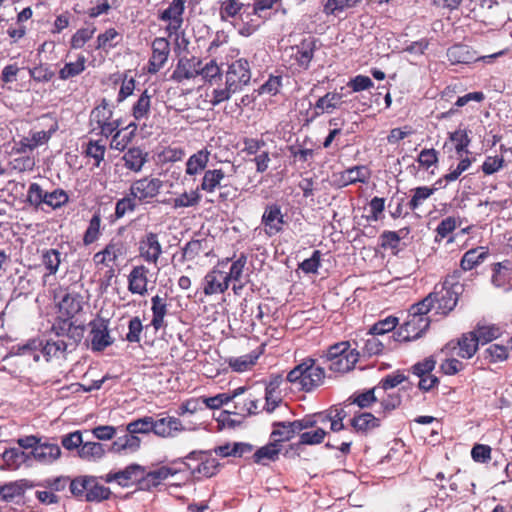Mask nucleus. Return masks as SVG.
<instances>
[{"label":"nucleus","instance_id":"nucleus-1","mask_svg":"<svg viewBox=\"0 0 512 512\" xmlns=\"http://www.w3.org/2000/svg\"><path fill=\"white\" fill-rule=\"evenodd\" d=\"M251 68L247 59L239 58L228 64L225 72V86L212 92L210 103L213 106L227 101L235 93L243 90L251 80Z\"/></svg>","mask_w":512,"mask_h":512},{"label":"nucleus","instance_id":"nucleus-2","mask_svg":"<svg viewBox=\"0 0 512 512\" xmlns=\"http://www.w3.org/2000/svg\"><path fill=\"white\" fill-rule=\"evenodd\" d=\"M428 313L423 304H413L408 310L407 319L394 333V339L398 342H411L421 338L431 324Z\"/></svg>","mask_w":512,"mask_h":512},{"label":"nucleus","instance_id":"nucleus-3","mask_svg":"<svg viewBox=\"0 0 512 512\" xmlns=\"http://www.w3.org/2000/svg\"><path fill=\"white\" fill-rule=\"evenodd\" d=\"M464 286H457L456 291L448 287L438 284L434 290L425 298L419 301L423 304L425 311L434 310L436 315L446 317L456 307L459 296L463 293Z\"/></svg>","mask_w":512,"mask_h":512},{"label":"nucleus","instance_id":"nucleus-4","mask_svg":"<svg viewBox=\"0 0 512 512\" xmlns=\"http://www.w3.org/2000/svg\"><path fill=\"white\" fill-rule=\"evenodd\" d=\"M114 107L106 98H102L90 112V132L109 138L122 124L120 118H113Z\"/></svg>","mask_w":512,"mask_h":512},{"label":"nucleus","instance_id":"nucleus-5","mask_svg":"<svg viewBox=\"0 0 512 512\" xmlns=\"http://www.w3.org/2000/svg\"><path fill=\"white\" fill-rule=\"evenodd\" d=\"M26 200L36 209L44 210L46 206L57 210L69 202V195L64 189L56 188L48 191L43 189L40 184L33 182L28 187Z\"/></svg>","mask_w":512,"mask_h":512},{"label":"nucleus","instance_id":"nucleus-6","mask_svg":"<svg viewBox=\"0 0 512 512\" xmlns=\"http://www.w3.org/2000/svg\"><path fill=\"white\" fill-rule=\"evenodd\" d=\"M359 360V352L350 348L347 341L331 345L325 355L327 368L335 373H346L351 371Z\"/></svg>","mask_w":512,"mask_h":512},{"label":"nucleus","instance_id":"nucleus-7","mask_svg":"<svg viewBox=\"0 0 512 512\" xmlns=\"http://www.w3.org/2000/svg\"><path fill=\"white\" fill-rule=\"evenodd\" d=\"M286 379L293 385H297L300 390L312 391L320 383V364L316 358L307 357L289 371Z\"/></svg>","mask_w":512,"mask_h":512},{"label":"nucleus","instance_id":"nucleus-8","mask_svg":"<svg viewBox=\"0 0 512 512\" xmlns=\"http://www.w3.org/2000/svg\"><path fill=\"white\" fill-rule=\"evenodd\" d=\"M177 462L183 463L195 477H212L217 473L220 467L218 460L212 457V450L191 451Z\"/></svg>","mask_w":512,"mask_h":512},{"label":"nucleus","instance_id":"nucleus-9","mask_svg":"<svg viewBox=\"0 0 512 512\" xmlns=\"http://www.w3.org/2000/svg\"><path fill=\"white\" fill-rule=\"evenodd\" d=\"M507 50H501L486 56H478L477 52L470 46L465 44H454L447 49V59L451 65L465 64L469 65L477 61L490 63L493 59L503 56Z\"/></svg>","mask_w":512,"mask_h":512},{"label":"nucleus","instance_id":"nucleus-10","mask_svg":"<svg viewBox=\"0 0 512 512\" xmlns=\"http://www.w3.org/2000/svg\"><path fill=\"white\" fill-rule=\"evenodd\" d=\"M109 324V319L101 316H97L88 323L92 351L101 352L113 344L114 339L110 335Z\"/></svg>","mask_w":512,"mask_h":512},{"label":"nucleus","instance_id":"nucleus-11","mask_svg":"<svg viewBox=\"0 0 512 512\" xmlns=\"http://www.w3.org/2000/svg\"><path fill=\"white\" fill-rule=\"evenodd\" d=\"M162 181L158 178L144 177L134 181L129 189L139 202H149L156 197L162 188Z\"/></svg>","mask_w":512,"mask_h":512},{"label":"nucleus","instance_id":"nucleus-12","mask_svg":"<svg viewBox=\"0 0 512 512\" xmlns=\"http://www.w3.org/2000/svg\"><path fill=\"white\" fill-rule=\"evenodd\" d=\"M315 48V39L313 37L305 38L300 45L291 46L287 48L284 52V57L288 56L291 60H294L290 64L298 65L301 68H307L313 57V51Z\"/></svg>","mask_w":512,"mask_h":512},{"label":"nucleus","instance_id":"nucleus-13","mask_svg":"<svg viewBox=\"0 0 512 512\" xmlns=\"http://www.w3.org/2000/svg\"><path fill=\"white\" fill-rule=\"evenodd\" d=\"M152 54L148 61L147 71L156 74L166 64L170 54V43L164 37H157L151 44Z\"/></svg>","mask_w":512,"mask_h":512},{"label":"nucleus","instance_id":"nucleus-14","mask_svg":"<svg viewBox=\"0 0 512 512\" xmlns=\"http://www.w3.org/2000/svg\"><path fill=\"white\" fill-rule=\"evenodd\" d=\"M144 478V468L138 464H131L119 471H111L104 477L105 482H116L121 487H128L132 483Z\"/></svg>","mask_w":512,"mask_h":512},{"label":"nucleus","instance_id":"nucleus-15","mask_svg":"<svg viewBox=\"0 0 512 512\" xmlns=\"http://www.w3.org/2000/svg\"><path fill=\"white\" fill-rule=\"evenodd\" d=\"M261 224L264 226L265 234L269 237L280 233L285 224L281 207L276 203L268 204L262 215Z\"/></svg>","mask_w":512,"mask_h":512},{"label":"nucleus","instance_id":"nucleus-16","mask_svg":"<svg viewBox=\"0 0 512 512\" xmlns=\"http://www.w3.org/2000/svg\"><path fill=\"white\" fill-rule=\"evenodd\" d=\"M200 59L192 56L181 57L178 59L175 69L171 74V79L177 83L185 80L194 79L199 75Z\"/></svg>","mask_w":512,"mask_h":512},{"label":"nucleus","instance_id":"nucleus-17","mask_svg":"<svg viewBox=\"0 0 512 512\" xmlns=\"http://www.w3.org/2000/svg\"><path fill=\"white\" fill-rule=\"evenodd\" d=\"M124 244L120 240H111L103 250L97 252L93 256L94 264L99 267H110L112 264L124 256Z\"/></svg>","mask_w":512,"mask_h":512},{"label":"nucleus","instance_id":"nucleus-18","mask_svg":"<svg viewBox=\"0 0 512 512\" xmlns=\"http://www.w3.org/2000/svg\"><path fill=\"white\" fill-rule=\"evenodd\" d=\"M184 8L183 0H173L169 6L160 13L159 18L162 21L168 22L167 31L170 34L177 33L181 28L183 24L182 15Z\"/></svg>","mask_w":512,"mask_h":512},{"label":"nucleus","instance_id":"nucleus-19","mask_svg":"<svg viewBox=\"0 0 512 512\" xmlns=\"http://www.w3.org/2000/svg\"><path fill=\"white\" fill-rule=\"evenodd\" d=\"M491 283L497 288H505L506 291L512 290V260L505 259L501 262L491 265Z\"/></svg>","mask_w":512,"mask_h":512},{"label":"nucleus","instance_id":"nucleus-20","mask_svg":"<svg viewBox=\"0 0 512 512\" xmlns=\"http://www.w3.org/2000/svg\"><path fill=\"white\" fill-rule=\"evenodd\" d=\"M185 430L182 421L173 416L153 419V433L162 438H173Z\"/></svg>","mask_w":512,"mask_h":512},{"label":"nucleus","instance_id":"nucleus-21","mask_svg":"<svg viewBox=\"0 0 512 512\" xmlns=\"http://www.w3.org/2000/svg\"><path fill=\"white\" fill-rule=\"evenodd\" d=\"M140 256L148 263L157 264L162 254V247L156 233L149 232L140 241Z\"/></svg>","mask_w":512,"mask_h":512},{"label":"nucleus","instance_id":"nucleus-22","mask_svg":"<svg viewBox=\"0 0 512 512\" xmlns=\"http://www.w3.org/2000/svg\"><path fill=\"white\" fill-rule=\"evenodd\" d=\"M229 287V281L226 278V273L213 269L204 277L203 291L205 295H213L217 293H224Z\"/></svg>","mask_w":512,"mask_h":512},{"label":"nucleus","instance_id":"nucleus-23","mask_svg":"<svg viewBox=\"0 0 512 512\" xmlns=\"http://www.w3.org/2000/svg\"><path fill=\"white\" fill-rule=\"evenodd\" d=\"M61 316L72 319L83 308V297L76 291H67L58 304Z\"/></svg>","mask_w":512,"mask_h":512},{"label":"nucleus","instance_id":"nucleus-24","mask_svg":"<svg viewBox=\"0 0 512 512\" xmlns=\"http://www.w3.org/2000/svg\"><path fill=\"white\" fill-rule=\"evenodd\" d=\"M149 270L144 265L135 266L128 275V290L144 296L147 293Z\"/></svg>","mask_w":512,"mask_h":512},{"label":"nucleus","instance_id":"nucleus-25","mask_svg":"<svg viewBox=\"0 0 512 512\" xmlns=\"http://www.w3.org/2000/svg\"><path fill=\"white\" fill-rule=\"evenodd\" d=\"M350 424L356 432L367 434L381 426V419L370 412H362L355 414Z\"/></svg>","mask_w":512,"mask_h":512},{"label":"nucleus","instance_id":"nucleus-26","mask_svg":"<svg viewBox=\"0 0 512 512\" xmlns=\"http://www.w3.org/2000/svg\"><path fill=\"white\" fill-rule=\"evenodd\" d=\"M378 388L373 387L370 389L357 390L351 394L345 403L347 405H356L360 409H367L372 407L378 401Z\"/></svg>","mask_w":512,"mask_h":512},{"label":"nucleus","instance_id":"nucleus-27","mask_svg":"<svg viewBox=\"0 0 512 512\" xmlns=\"http://www.w3.org/2000/svg\"><path fill=\"white\" fill-rule=\"evenodd\" d=\"M29 454L38 462L48 464L60 457L61 450L57 444L39 442Z\"/></svg>","mask_w":512,"mask_h":512},{"label":"nucleus","instance_id":"nucleus-28","mask_svg":"<svg viewBox=\"0 0 512 512\" xmlns=\"http://www.w3.org/2000/svg\"><path fill=\"white\" fill-rule=\"evenodd\" d=\"M488 256L489 252L485 247L469 249L463 254L460 260V267L464 271H470L482 264Z\"/></svg>","mask_w":512,"mask_h":512},{"label":"nucleus","instance_id":"nucleus-29","mask_svg":"<svg viewBox=\"0 0 512 512\" xmlns=\"http://www.w3.org/2000/svg\"><path fill=\"white\" fill-rule=\"evenodd\" d=\"M29 458H30V454L24 452L20 448L6 449L1 454V461L3 463L0 465V467L2 469L16 470L23 463H25Z\"/></svg>","mask_w":512,"mask_h":512},{"label":"nucleus","instance_id":"nucleus-30","mask_svg":"<svg viewBox=\"0 0 512 512\" xmlns=\"http://www.w3.org/2000/svg\"><path fill=\"white\" fill-rule=\"evenodd\" d=\"M151 311H152V319L151 326L158 331L159 329L166 326L165 316L167 315V303L166 296L161 297L160 295H155L151 298Z\"/></svg>","mask_w":512,"mask_h":512},{"label":"nucleus","instance_id":"nucleus-31","mask_svg":"<svg viewBox=\"0 0 512 512\" xmlns=\"http://www.w3.org/2000/svg\"><path fill=\"white\" fill-rule=\"evenodd\" d=\"M210 152L206 149H202L192 154L187 162L185 173L190 176H195L202 171H205V168L209 162Z\"/></svg>","mask_w":512,"mask_h":512},{"label":"nucleus","instance_id":"nucleus-32","mask_svg":"<svg viewBox=\"0 0 512 512\" xmlns=\"http://www.w3.org/2000/svg\"><path fill=\"white\" fill-rule=\"evenodd\" d=\"M122 160L128 170L139 172L147 161V153L139 147H132L124 153Z\"/></svg>","mask_w":512,"mask_h":512},{"label":"nucleus","instance_id":"nucleus-33","mask_svg":"<svg viewBox=\"0 0 512 512\" xmlns=\"http://www.w3.org/2000/svg\"><path fill=\"white\" fill-rule=\"evenodd\" d=\"M442 185L419 186L410 190L411 199L408 202V206L411 211L417 210L423 203L428 200Z\"/></svg>","mask_w":512,"mask_h":512},{"label":"nucleus","instance_id":"nucleus-34","mask_svg":"<svg viewBox=\"0 0 512 512\" xmlns=\"http://www.w3.org/2000/svg\"><path fill=\"white\" fill-rule=\"evenodd\" d=\"M459 351L457 355L463 359L472 358L478 350L479 342L475 336V332L464 333L457 342Z\"/></svg>","mask_w":512,"mask_h":512},{"label":"nucleus","instance_id":"nucleus-35","mask_svg":"<svg viewBox=\"0 0 512 512\" xmlns=\"http://www.w3.org/2000/svg\"><path fill=\"white\" fill-rule=\"evenodd\" d=\"M225 178L222 169H208L204 171L201 184L198 189L207 193H214L220 187L221 181Z\"/></svg>","mask_w":512,"mask_h":512},{"label":"nucleus","instance_id":"nucleus-36","mask_svg":"<svg viewBox=\"0 0 512 512\" xmlns=\"http://www.w3.org/2000/svg\"><path fill=\"white\" fill-rule=\"evenodd\" d=\"M125 130H130L128 133H123V129L118 128L111 136V148L124 151L128 144L131 142L132 138L135 135L137 130V125L135 123H130Z\"/></svg>","mask_w":512,"mask_h":512},{"label":"nucleus","instance_id":"nucleus-37","mask_svg":"<svg viewBox=\"0 0 512 512\" xmlns=\"http://www.w3.org/2000/svg\"><path fill=\"white\" fill-rule=\"evenodd\" d=\"M151 98L148 90H144L132 106V116L135 120H146L150 115Z\"/></svg>","mask_w":512,"mask_h":512},{"label":"nucleus","instance_id":"nucleus-38","mask_svg":"<svg viewBox=\"0 0 512 512\" xmlns=\"http://www.w3.org/2000/svg\"><path fill=\"white\" fill-rule=\"evenodd\" d=\"M69 347L68 342L64 339H49L46 343L40 347L42 354L46 357L47 360L53 357L64 356L67 349Z\"/></svg>","mask_w":512,"mask_h":512},{"label":"nucleus","instance_id":"nucleus-39","mask_svg":"<svg viewBox=\"0 0 512 512\" xmlns=\"http://www.w3.org/2000/svg\"><path fill=\"white\" fill-rule=\"evenodd\" d=\"M449 140L454 144L456 153L459 157L463 154H468V146L471 143V139L466 129H458L454 132L449 133Z\"/></svg>","mask_w":512,"mask_h":512},{"label":"nucleus","instance_id":"nucleus-40","mask_svg":"<svg viewBox=\"0 0 512 512\" xmlns=\"http://www.w3.org/2000/svg\"><path fill=\"white\" fill-rule=\"evenodd\" d=\"M370 177V173L367 167L365 166H354L345 170L342 173V180L344 185L354 184L357 182L365 183Z\"/></svg>","mask_w":512,"mask_h":512},{"label":"nucleus","instance_id":"nucleus-41","mask_svg":"<svg viewBox=\"0 0 512 512\" xmlns=\"http://www.w3.org/2000/svg\"><path fill=\"white\" fill-rule=\"evenodd\" d=\"M346 413L343 408L331 407L325 412H322V423L329 422L330 429L334 432L343 429V419Z\"/></svg>","mask_w":512,"mask_h":512},{"label":"nucleus","instance_id":"nucleus-42","mask_svg":"<svg viewBox=\"0 0 512 512\" xmlns=\"http://www.w3.org/2000/svg\"><path fill=\"white\" fill-rule=\"evenodd\" d=\"M296 431L292 426V422H275L273 423V431L271 438L275 443L289 441L294 437Z\"/></svg>","mask_w":512,"mask_h":512},{"label":"nucleus","instance_id":"nucleus-43","mask_svg":"<svg viewBox=\"0 0 512 512\" xmlns=\"http://www.w3.org/2000/svg\"><path fill=\"white\" fill-rule=\"evenodd\" d=\"M101 235V216L99 212L93 214L89 221L88 227L83 236V244L85 246L96 242Z\"/></svg>","mask_w":512,"mask_h":512},{"label":"nucleus","instance_id":"nucleus-44","mask_svg":"<svg viewBox=\"0 0 512 512\" xmlns=\"http://www.w3.org/2000/svg\"><path fill=\"white\" fill-rule=\"evenodd\" d=\"M111 491L108 487L99 484L96 478L92 477L91 485H89L88 492L85 494V501L87 502H101L109 499Z\"/></svg>","mask_w":512,"mask_h":512},{"label":"nucleus","instance_id":"nucleus-45","mask_svg":"<svg viewBox=\"0 0 512 512\" xmlns=\"http://www.w3.org/2000/svg\"><path fill=\"white\" fill-rule=\"evenodd\" d=\"M85 63V56L79 55L75 62L66 63L64 67L60 69L59 78L61 80H68L80 75L85 70Z\"/></svg>","mask_w":512,"mask_h":512},{"label":"nucleus","instance_id":"nucleus-46","mask_svg":"<svg viewBox=\"0 0 512 512\" xmlns=\"http://www.w3.org/2000/svg\"><path fill=\"white\" fill-rule=\"evenodd\" d=\"M259 358V353L252 352L239 357H231L228 360L229 366L236 372H244L251 368Z\"/></svg>","mask_w":512,"mask_h":512},{"label":"nucleus","instance_id":"nucleus-47","mask_svg":"<svg viewBox=\"0 0 512 512\" xmlns=\"http://www.w3.org/2000/svg\"><path fill=\"white\" fill-rule=\"evenodd\" d=\"M508 356V348L504 345L491 344L483 351V358L490 364L503 362Z\"/></svg>","mask_w":512,"mask_h":512},{"label":"nucleus","instance_id":"nucleus-48","mask_svg":"<svg viewBox=\"0 0 512 512\" xmlns=\"http://www.w3.org/2000/svg\"><path fill=\"white\" fill-rule=\"evenodd\" d=\"M473 332H475L479 344L491 342L501 335V330L496 325H478Z\"/></svg>","mask_w":512,"mask_h":512},{"label":"nucleus","instance_id":"nucleus-49","mask_svg":"<svg viewBox=\"0 0 512 512\" xmlns=\"http://www.w3.org/2000/svg\"><path fill=\"white\" fill-rule=\"evenodd\" d=\"M176 474V470L162 466L155 470H152L148 473H144V480L147 482L148 486H157L159 485L163 480L167 479L170 476H173Z\"/></svg>","mask_w":512,"mask_h":512},{"label":"nucleus","instance_id":"nucleus-50","mask_svg":"<svg viewBox=\"0 0 512 512\" xmlns=\"http://www.w3.org/2000/svg\"><path fill=\"white\" fill-rule=\"evenodd\" d=\"M79 456L85 460L100 459L105 454L104 445L98 442H85L80 447Z\"/></svg>","mask_w":512,"mask_h":512},{"label":"nucleus","instance_id":"nucleus-51","mask_svg":"<svg viewBox=\"0 0 512 512\" xmlns=\"http://www.w3.org/2000/svg\"><path fill=\"white\" fill-rule=\"evenodd\" d=\"M61 263V253L57 249H47L42 253V264L49 275H54L58 271Z\"/></svg>","mask_w":512,"mask_h":512},{"label":"nucleus","instance_id":"nucleus-52","mask_svg":"<svg viewBox=\"0 0 512 512\" xmlns=\"http://www.w3.org/2000/svg\"><path fill=\"white\" fill-rule=\"evenodd\" d=\"M92 477L80 476L71 480L69 483V489L71 494L78 498L85 500V494L88 492L89 485H91Z\"/></svg>","mask_w":512,"mask_h":512},{"label":"nucleus","instance_id":"nucleus-53","mask_svg":"<svg viewBox=\"0 0 512 512\" xmlns=\"http://www.w3.org/2000/svg\"><path fill=\"white\" fill-rule=\"evenodd\" d=\"M399 323V319L395 316H387L385 319H381L374 323L369 329V334L384 335L390 331H393Z\"/></svg>","mask_w":512,"mask_h":512},{"label":"nucleus","instance_id":"nucleus-54","mask_svg":"<svg viewBox=\"0 0 512 512\" xmlns=\"http://www.w3.org/2000/svg\"><path fill=\"white\" fill-rule=\"evenodd\" d=\"M86 156L94 159V166L99 167L104 160L106 147L99 140H90L84 150Z\"/></svg>","mask_w":512,"mask_h":512},{"label":"nucleus","instance_id":"nucleus-55","mask_svg":"<svg viewBox=\"0 0 512 512\" xmlns=\"http://www.w3.org/2000/svg\"><path fill=\"white\" fill-rule=\"evenodd\" d=\"M461 160L460 162L458 163L456 169L450 171L449 173L443 175L441 178H439L436 182H435V185H442V183L445 181L446 183H451V182H454L456 181L460 175L465 172L466 170H468V168L471 166L472 164V160L468 157H460Z\"/></svg>","mask_w":512,"mask_h":512},{"label":"nucleus","instance_id":"nucleus-56","mask_svg":"<svg viewBox=\"0 0 512 512\" xmlns=\"http://www.w3.org/2000/svg\"><path fill=\"white\" fill-rule=\"evenodd\" d=\"M385 394L382 396H378V401L380 402L382 412L384 416L395 410L401 405L402 398L398 392H384Z\"/></svg>","mask_w":512,"mask_h":512},{"label":"nucleus","instance_id":"nucleus-57","mask_svg":"<svg viewBox=\"0 0 512 512\" xmlns=\"http://www.w3.org/2000/svg\"><path fill=\"white\" fill-rule=\"evenodd\" d=\"M435 366L436 359L434 358V356H429L423 359L422 361H419L412 365L409 371L418 378H422L424 376L432 374V371L435 369Z\"/></svg>","mask_w":512,"mask_h":512},{"label":"nucleus","instance_id":"nucleus-58","mask_svg":"<svg viewBox=\"0 0 512 512\" xmlns=\"http://www.w3.org/2000/svg\"><path fill=\"white\" fill-rule=\"evenodd\" d=\"M279 452V445L273 441V443H270L259 448L254 453V461L256 463H263L264 460H275Z\"/></svg>","mask_w":512,"mask_h":512},{"label":"nucleus","instance_id":"nucleus-59","mask_svg":"<svg viewBox=\"0 0 512 512\" xmlns=\"http://www.w3.org/2000/svg\"><path fill=\"white\" fill-rule=\"evenodd\" d=\"M127 432L131 434H146L153 432V418L146 416L130 422L127 425Z\"/></svg>","mask_w":512,"mask_h":512},{"label":"nucleus","instance_id":"nucleus-60","mask_svg":"<svg viewBox=\"0 0 512 512\" xmlns=\"http://www.w3.org/2000/svg\"><path fill=\"white\" fill-rule=\"evenodd\" d=\"M439 161V152L434 148H424L417 157L420 167L428 170L432 166H436Z\"/></svg>","mask_w":512,"mask_h":512},{"label":"nucleus","instance_id":"nucleus-61","mask_svg":"<svg viewBox=\"0 0 512 512\" xmlns=\"http://www.w3.org/2000/svg\"><path fill=\"white\" fill-rule=\"evenodd\" d=\"M24 490L18 482H9L0 486V501L9 502L20 497Z\"/></svg>","mask_w":512,"mask_h":512},{"label":"nucleus","instance_id":"nucleus-62","mask_svg":"<svg viewBox=\"0 0 512 512\" xmlns=\"http://www.w3.org/2000/svg\"><path fill=\"white\" fill-rule=\"evenodd\" d=\"M95 27L81 28L77 30L71 37L70 45L73 49L82 48L94 35Z\"/></svg>","mask_w":512,"mask_h":512},{"label":"nucleus","instance_id":"nucleus-63","mask_svg":"<svg viewBox=\"0 0 512 512\" xmlns=\"http://www.w3.org/2000/svg\"><path fill=\"white\" fill-rule=\"evenodd\" d=\"M406 380L407 376H405L403 373L397 372L389 374L381 379L376 388H378V391L382 390L383 392H387L388 390L395 388Z\"/></svg>","mask_w":512,"mask_h":512},{"label":"nucleus","instance_id":"nucleus-64","mask_svg":"<svg viewBox=\"0 0 512 512\" xmlns=\"http://www.w3.org/2000/svg\"><path fill=\"white\" fill-rule=\"evenodd\" d=\"M204 244L206 241L204 239H193L185 244L182 248L183 259L185 260H193L204 250Z\"/></svg>","mask_w":512,"mask_h":512}]
</instances>
